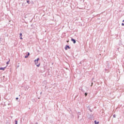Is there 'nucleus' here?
I'll return each mask as SVG.
<instances>
[{"label":"nucleus","mask_w":124,"mask_h":124,"mask_svg":"<svg viewBox=\"0 0 124 124\" xmlns=\"http://www.w3.org/2000/svg\"><path fill=\"white\" fill-rule=\"evenodd\" d=\"M123 22H124V20H123Z\"/></svg>","instance_id":"obj_20"},{"label":"nucleus","mask_w":124,"mask_h":124,"mask_svg":"<svg viewBox=\"0 0 124 124\" xmlns=\"http://www.w3.org/2000/svg\"><path fill=\"white\" fill-rule=\"evenodd\" d=\"M20 39H23V38H22V36H20Z\"/></svg>","instance_id":"obj_15"},{"label":"nucleus","mask_w":124,"mask_h":124,"mask_svg":"<svg viewBox=\"0 0 124 124\" xmlns=\"http://www.w3.org/2000/svg\"><path fill=\"white\" fill-rule=\"evenodd\" d=\"M15 124H18V121L17 120H15Z\"/></svg>","instance_id":"obj_7"},{"label":"nucleus","mask_w":124,"mask_h":124,"mask_svg":"<svg viewBox=\"0 0 124 124\" xmlns=\"http://www.w3.org/2000/svg\"><path fill=\"white\" fill-rule=\"evenodd\" d=\"M67 48H68V49H70L69 46H66L65 47V50H67Z\"/></svg>","instance_id":"obj_3"},{"label":"nucleus","mask_w":124,"mask_h":124,"mask_svg":"<svg viewBox=\"0 0 124 124\" xmlns=\"http://www.w3.org/2000/svg\"><path fill=\"white\" fill-rule=\"evenodd\" d=\"M122 26H124V23H122Z\"/></svg>","instance_id":"obj_14"},{"label":"nucleus","mask_w":124,"mask_h":124,"mask_svg":"<svg viewBox=\"0 0 124 124\" xmlns=\"http://www.w3.org/2000/svg\"><path fill=\"white\" fill-rule=\"evenodd\" d=\"M90 112H93V110L92 109H90Z\"/></svg>","instance_id":"obj_17"},{"label":"nucleus","mask_w":124,"mask_h":124,"mask_svg":"<svg viewBox=\"0 0 124 124\" xmlns=\"http://www.w3.org/2000/svg\"><path fill=\"white\" fill-rule=\"evenodd\" d=\"M71 41L73 42L74 44H75V43H76V40L75 39L72 38Z\"/></svg>","instance_id":"obj_2"},{"label":"nucleus","mask_w":124,"mask_h":124,"mask_svg":"<svg viewBox=\"0 0 124 124\" xmlns=\"http://www.w3.org/2000/svg\"><path fill=\"white\" fill-rule=\"evenodd\" d=\"M39 60H40L39 59V58H37L36 60H34V62H35V64H37V63H38V61H39Z\"/></svg>","instance_id":"obj_1"},{"label":"nucleus","mask_w":124,"mask_h":124,"mask_svg":"<svg viewBox=\"0 0 124 124\" xmlns=\"http://www.w3.org/2000/svg\"><path fill=\"white\" fill-rule=\"evenodd\" d=\"M5 69V67H0V70L4 71Z\"/></svg>","instance_id":"obj_4"},{"label":"nucleus","mask_w":124,"mask_h":124,"mask_svg":"<svg viewBox=\"0 0 124 124\" xmlns=\"http://www.w3.org/2000/svg\"><path fill=\"white\" fill-rule=\"evenodd\" d=\"M85 96H87L88 95V93H85Z\"/></svg>","instance_id":"obj_8"},{"label":"nucleus","mask_w":124,"mask_h":124,"mask_svg":"<svg viewBox=\"0 0 124 124\" xmlns=\"http://www.w3.org/2000/svg\"><path fill=\"white\" fill-rule=\"evenodd\" d=\"M38 124V123H36V124Z\"/></svg>","instance_id":"obj_19"},{"label":"nucleus","mask_w":124,"mask_h":124,"mask_svg":"<svg viewBox=\"0 0 124 124\" xmlns=\"http://www.w3.org/2000/svg\"><path fill=\"white\" fill-rule=\"evenodd\" d=\"M113 118H116V115H113Z\"/></svg>","instance_id":"obj_12"},{"label":"nucleus","mask_w":124,"mask_h":124,"mask_svg":"<svg viewBox=\"0 0 124 124\" xmlns=\"http://www.w3.org/2000/svg\"><path fill=\"white\" fill-rule=\"evenodd\" d=\"M22 33H20V36H22Z\"/></svg>","instance_id":"obj_13"},{"label":"nucleus","mask_w":124,"mask_h":124,"mask_svg":"<svg viewBox=\"0 0 124 124\" xmlns=\"http://www.w3.org/2000/svg\"><path fill=\"white\" fill-rule=\"evenodd\" d=\"M27 3H30V1L29 0H27Z\"/></svg>","instance_id":"obj_10"},{"label":"nucleus","mask_w":124,"mask_h":124,"mask_svg":"<svg viewBox=\"0 0 124 124\" xmlns=\"http://www.w3.org/2000/svg\"><path fill=\"white\" fill-rule=\"evenodd\" d=\"M36 66L37 67H39V66H40V63H39L38 64H36Z\"/></svg>","instance_id":"obj_5"},{"label":"nucleus","mask_w":124,"mask_h":124,"mask_svg":"<svg viewBox=\"0 0 124 124\" xmlns=\"http://www.w3.org/2000/svg\"><path fill=\"white\" fill-rule=\"evenodd\" d=\"M27 56H30V53L29 52L28 53V55Z\"/></svg>","instance_id":"obj_16"},{"label":"nucleus","mask_w":124,"mask_h":124,"mask_svg":"<svg viewBox=\"0 0 124 124\" xmlns=\"http://www.w3.org/2000/svg\"><path fill=\"white\" fill-rule=\"evenodd\" d=\"M7 64H9V61L8 62H7Z\"/></svg>","instance_id":"obj_11"},{"label":"nucleus","mask_w":124,"mask_h":124,"mask_svg":"<svg viewBox=\"0 0 124 124\" xmlns=\"http://www.w3.org/2000/svg\"><path fill=\"white\" fill-rule=\"evenodd\" d=\"M16 99L17 100V99H19V98L18 97H16Z\"/></svg>","instance_id":"obj_18"},{"label":"nucleus","mask_w":124,"mask_h":124,"mask_svg":"<svg viewBox=\"0 0 124 124\" xmlns=\"http://www.w3.org/2000/svg\"><path fill=\"white\" fill-rule=\"evenodd\" d=\"M28 57H29L28 55H26V56H25V59H27V58H28Z\"/></svg>","instance_id":"obj_9"},{"label":"nucleus","mask_w":124,"mask_h":124,"mask_svg":"<svg viewBox=\"0 0 124 124\" xmlns=\"http://www.w3.org/2000/svg\"><path fill=\"white\" fill-rule=\"evenodd\" d=\"M94 123H95V124H99V122H96V121H94Z\"/></svg>","instance_id":"obj_6"}]
</instances>
